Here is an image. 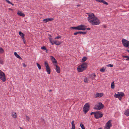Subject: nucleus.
I'll return each mask as SVG.
<instances>
[{"mask_svg":"<svg viewBox=\"0 0 129 129\" xmlns=\"http://www.w3.org/2000/svg\"><path fill=\"white\" fill-rule=\"evenodd\" d=\"M96 1L100 3H103L104 4L108 5V3L106 2L104 0H96Z\"/></svg>","mask_w":129,"mask_h":129,"instance_id":"obj_13","label":"nucleus"},{"mask_svg":"<svg viewBox=\"0 0 129 129\" xmlns=\"http://www.w3.org/2000/svg\"><path fill=\"white\" fill-rule=\"evenodd\" d=\"M80 125L82 129H85L84 125L82 123H81Z\"/></svg>","mask_w":129,"mask_h":129,"instance_id":"obj_27","label":"nucleus"},{"mask_svg":"<svg viewBox=\"0 0 129 129\" xmlns=\"http://www.w3.org/2000/svg\"><path fill=\"white\" fill-rule=\"evenodd\" d=\"M23 39V41L24 42V44H25V39H24V38H23V39Z\"/></svg>","mask_w":129,"mask_h":129,"instance_id":"obj_46","label":"nucleus"},{"mask_svg":"<svg viewBox=\"0 0 129 129\" xmlns=\"http://www.w3.org/2000/svg\"><path fill=\"white\" fill-rule=\"evenodd\" d=\"M111 120H110L108 121L107 123L105 128L106 129H110V127L112 126V124L111 123Z\"/></svg>","mask_w":129,"mask_h":129,"instance_id":"obj_8","label":"nucleus"},{"mask_svg":"<svg viewBox=\"0 0 129 129\" xmlns=\"http://www.w3.org/2000/svg\"><path fill=\"white\" fill-rule=\"evenodd\" d=\"M124 114L127 116H129V109L126 110L125 111Z\"/></svg>","mask_w":129,"mask_h":129,"instance_id":"obj_23","label":"nucleus"},{"mask_svg":"<svg viewBox=\"0 0 129 129\" xmlns=\"http://www.w3.org/2000/svg\"><path fill=\"white\" fill-rule=\"evenodd\" d=\"M121 97H119V98H119V99L120 100L121 99Z\"/></svg>","mask_w":129,"mask_h":129,"instance_id":"obj_48","label":"nucleus"},{"mask_svg":"<svg viewBox=\"0 0 129 129\" xmlns=\"http://www.w3.org/2000/svg\"><path fill=\"white\" fill-rule=\"evenodd\" d=\"M11 116L12 117L14 118H16L17 116L16 113L14 112H13L11 113Z\"/></svg>","mask_w":129,"mask_h":129,"instance_id":"obj_18","label":"nucleus"},{"mask_svg":"<svg viewBox=\"0 0 129 129\" xmlns=\"http://www.w3.org/2000/svg\"><path fill=\"white\" fill-rule=\"evenodd\" d=\"M90 28H87V30H90Z\"/></svg>","mask_w":129,"mask_h":129,"instance_id":"obj_47","label":"nucleus"},{"mask_svg":"<svg viewBox=\"0 0 129 129\" xmlns=\"http://www.w3.org/2000/svg\"><path fill=\"white\" fill-rule=\"evenodd\" d=\"M0 79L3 82H5L6 80L5 73L0 70Z\"/></svg>","mask_w":129,"mask_h":129,"instance_id":"obj_4","label":"nucleus"},{"mask_svg":"<svg viewBox=\"0 0 129 129\" xmlns=\"http://www.w3.org/2000/svg\"><path fill=\"white\" fill-rule=\"evenodd\" d=\"M45 65L46 67V71L48 74L50 73V69L48 63L46 61L45 62Z\"/></svg>","mask_w":129,"mask_h":129,"instance_id":"obj_9","label":"nucleus"},{"mask_svg":"<svg viewBox=\"0 0 129 129\" xmlns=\"http://www.w3.org/2000/svg\"><path fill=\"white\" fill-rule=\"evenodd\" d=\"M55 67L56 71L57 73H59L60 72V69L59 67L57 65H55Z\"/></svg>","mask_w":129,"mask_h":129,"instance_id":"obj_14","label":"nucleus"},{"mask_svg":"<svg viewBox=\"0 0 129 129\" xmlns=\"http://www.w3.org/2000/svg\"><path fill=\"white\" fill-rule=\"evenodd\" d=\"M87 67V64L85 62L82 63L77 68V70L79 72H82L86 70Z\"/></svg>","mask_w":129,"mask_h":129,"instance_id":"obj_2","label":"nucleus"},{"mask_svg":"<svg viewBox=\"0 0 129 129\" xmlns=\"http://www.w3.org/2000/svg\"><path fill=\"white\" fill-rule=\"evenodd\" d=\"M72 29L77 30V27H72Z\"/></svg>","mask_w":129,"mask_h":129,"instance_id":"obj_41","label":"nucleus"},{"mask_svg":"<svg viewBox=\"0 0 129 129\" xmlns=\"http://www.w3.org/2000/svg\"><path fill=\"white\" fill-rule=\"evenodd\" d=\"M122 57L124 58H127V59H126V60L128 61L129 60V56H125V55H122Z\"/></svg>","mask_w":129,"mask_h":129,"instance_id":"obj_24","label":"nucleus"},{"mask_svg":"<svg viewBox=\"0 0 129 129\" xmlns=\"http://www.w3.org/2000/svg\"><path fill=\"white\" fill-rule=\"evenodd\" d=\"M103 105L100 102L95 106L94 109L98 110H100L103 108Z\"/></svg>","mask_w":129,"mask_h":129,"instance_id":"obj_6","label":"nucleus"},{"mask_svg":"<svg viewBox=\"0 0 129 129\" xmlns=\"http://www.w3.org/2000/svg\"><path fill=\"white\" fill-rule=\"evenodd\" d=\"M22 64L23 66L24 67H26V66L25 65V64L24 63H22Z\"/></svg>","mask_w":129,"mask_h":129,"instance_id":"obj_45","label":"nucleus"},{"mask_svg":"<svg viewBox=\"0 0 129 129\" xmlns=\"http://www.w3.org/2000/svg\"><path fill=\"white\" fill-rule=\"evenodd\" d=\"M6 2H7L8 4L12 5L13 6L14 5L12 4V3L10 2L9 0H6Z\"/></svg>","mask_w":129,"mask_h":129,"instance_id":"obj_35","label":"nucleus"},{"mask_svg":"<svg viewBox=\"0 0 129 129\" xmlns=\"http://www.w3.org/2000/svg\"><path fill=\"white\" fill-rule=\"evenodd\" d=\"M88 17L87 20L89 23L92 25H99L100 23V20L98 18L94 15L91 13H87Z\"/></svg>","mask_w":129,"mask_h":129,"instance_id":"obj_1","label":"nucleus"},{"mask_svg":"<svg viewBox=\"0 0 129 129\" xmlns=\"http://www.w3.org/2000/svg\"><path fill=\"white\" fill-rule=\"evenodd\" d=\"M61 42V41L58 40H55L54 42V44H55L56 45H59L60 44Z\"/></svg>","mask_w":129,"mask_h":129,"instance_id":"obj_17","label":"nucleus"},{"mask_svg":"<svg viewBox=\"0 0 129 129\" xmlns=\"http://www.w3.org/2000/svg\"><path fill=\"white\" fill-rule=\"evenodd\" d=\"M126 51L127 52H128L129 53V50H126Z\"/></svg>","mask_w":129,"mask_h":129,"instance_id":"obj_49","label":"nucleus"},{"mask_svg":"<svg viewBox=\"0 0 129 129\" xmlns=\"http://www.w3.org/2000/svg\"><path fill=\"white\" fill-rule=\"evenodd\" d=\"M4 52L3 49L1 47H0V53H3Z\"/></svg>","mask_w":129,"mask_h":129,"instance_id":"obj_38","label":"nucleus"},{"mask_svg":"<svg viewBox=\"0 0 129 129\" xmlns=\"http://www.w3.org/2000/svg\"><path fill=\"white\" fill-rule=\"evenodd\" d=\"M72 124V128L71 129H75V123H74V121L73 120L71 122Z\"/></svg>","mask_w":129,"mask_h":129,"instance_id":"obj_19","label":"nucleus"},{"mask_svg":"<svg viewBox=\"0 0 129 129\" xmlns=\"http://www.w3.org/2000/svg\"><path fill=\"white\" fill-rule=\"evenodd\" d=\"M122 43L124 47L129 48V41L123 39L122 40Z\"/></svg>","mask_w":129,"mask_h":129,"instance_id":"obj_3","label":"nucleus"},{"mask_svg":"<svg viewBox=\"0 0 129 129\" xmlns=\"http://www.w3.org/2000/svg\"><path fill=\"white\" fill-rule=\"evenodd\" d=\"M79 34V32H76V33H74V35H77V34Z\"/></svg>","mask_w":129,"mask_h":129,"instance_id":"obj_43","label":"nucleus"},{"mask_svg":"<svg viewBox=\"0 0 129 129\" xmlns=\"http://www.w3.org/2000/svg\"><path fill=\"white\" fill-rule=\"evenodd\" d=\"M25 116L26 117V120L28 121H30V118L27 115H26Z\"/></svg>","mask_w":129,"mask_h":129,"instance_id":"obj_32","label":"nucleus"},{"mask_svg":"<svg viewBox=\"0 0 129 129\" xmlns=\"http://www.w3.org/2000/svg\"><path fill=\"white\" fill-rule=\"evenodd\" d=\"M88 79L87 78H86L84 79V81L85 83H87L88 82Z\"/></svg>","mask_w":129,"mask_h":129,"instance_id":"obj_30","label":"nucleus"},{"mask_svg":"<svg viewBox=\"0 0 129 129\" xmlns=\"http://www.w3.org/2000/svg\"><path fill=\"white\" fill-rule=\"evenodd\" d=\"M17 14L18 15L20 16L24 17L25 16V14H24L23 13L19 11H18V12Z\"/></svg>","mask_w":129,"mask_h":129,"instance_id":"obj_16","label":"nucleus"},{"mask_svg":"<svg viewBox=\"0 0 129 129\" xmlns=\"http://www.w3.org/2000/svg\"><path fill=\"white\" fill-rule=\"evenodd\" d=\"M95 112H91V113H90V115H92V114H94V115H95Z\"/></svg>","mask_w":129,"mask_h":129,"instance_id":"obj_44","label":"nucleus"},{"mask_svg":"<svg viewBox=\"0 0 129 129\" xmlns=\"http://www.w3.org/2000/svg\"><path fill=\"white\" fill-rule=\"evenodd\" d=\"M80 129V128H79V129Z\"/></svg>","mask_w":129,"mask_h":129,"instance_id":"obj_53","label":"nucleus"},{"mask_svg":"<svg viewBox=\"0 0 129 129\" xmlns=\"http://www.w3.org/2000/svg\"><path fill=\"white\" fill-rule=\"evenodd\" d=\"M89 106L88 104L86 103L84 106L83 108V111L85 114L89 110Z\"/></svg>","mask_w":129,"mask_h":129,"instance_id":"obj_7","label":"nucleus"},{"mask_svg":"<svg viewBox=\"0 0 129 129\" xmlns=\"http://www.w3.org/2000/svg\"><path fill=\"white\" fill-rule=\"evenodd\" d=\"M14 54L15 56L18 58L20 59H22L21 58L18 54H17L16 52H14Z\"/></svg>","mask_w":129,"mask_h":129,"instance_id":"obj_21","label":"nucleus"},{"mask_svg":"<svg viewBox=\"0 0 129 129\" xmlns=\"http://www.w3.org/2000/svg\"><path fill=\"white\" fill-rule=\"evenodd\" d=\"M80 6V5H77V6L78 7H79V6Z\"/></svg>","mask_w":129,"mask_h":129,"instance_id":"obj_51","label":"nucleus"},{"mask_svg":"<svg viewBox=\"0 0 129 129\" xmlns=\"http://www.w3.org/2000/svg\"><path fill=\"white\" fill-rule=\"evenodd\" d=\"M50 57H51V59L52 61H53V60H55V59L53 56H51Z\"/></svg>","mask_w":129,"mask_h":129,"instance_id":"obj_40","label":"nucleus"},{"mask_svg":"<svg viewBox=\"0 0 129 129\" xmlns=\"http://www.w3.org/2000/svg\"><path fill=\"white\" fill-rule=\"evenodd\" d=\"M61 36H58L57 37H56L54 39H59V38H61Z\"/></svg>","mask_w":129,"mask_h":129,"instance_id":"obj_39","label":"nucleus"},{"mask_svg":"<svg viewBox=\"0 0 129 129\" xmlns=\"http://www.w3.org/2000/svg\"><path fill=\"white\" fill-rule=\"evenodd\" d=\"M107 66L108 67H113V65L112 64H109L107 65Z\"/></svg>","mask_w":129,"mask_h":129,"instance_id":"obj_37","label":"nucleus"},{"mask_svg":"<svg viewBox=\"0 0 129 129\" xmlns=\"http://www.w3.org/2000/svg\"><path fill=\"white\" fill-rule=\"evenodd\" d=\"M53 20V19L52 18H46L44 19L43 20V21L44 22L46 23L48 22H49V21H52Z\"/></svg>","mask_w":129,"mask_h":129,"instance_id":"obj_12","label":"nucleus"},{"mask_svg":"<svg viewBox=\"0 0 129 129\" xmlns=\"http://www.w3.org/2000/svg\"><path fill=\"white\" fill-rule=\"evenodd\" d=\"M36 64H37V65L39 69L40 70H41V66L40 65L39 63H37Z\"/></svg>","mask_w":129,"mask_h":129,"instance_id":"obj_33","label":"nucleus"},{"mask_svg":"<svg viewBox=\"0 0 129 129\" xmlns=\"http://www.w3.org/2000/svg\"><path fill=\"white\" fill-rule=\"evenodd\" d=\"M111 88L113 89L114 88V81H113L111 84Z\"/></svg>","mask_w":129,"mask_h":129,"instance_id":"obj_26","label":"nucleus"},{"mask_svg":"<svg viewBox=\"0 0 129 129\" xmlns=\"http://www.w3.org/2000/svg\"><path fill=\"white\" fill-rule=\"evenodd\" d=\"M49 41L50 42L51 44L52 45H53L54 43V42L55 40H54V39H53L52 38H50Z\"/></svg>","mask_w":129,"mask_h":129,"instance_id":"obj_20","label":"nucleus"},{"mask_svg":"<svg viewBox=\"0 0 129 129\" xmlns=\"http://www.w3.org/2000/svg\"><path fill=\"white\" fill-rule=\"evenodd\" d=\"M78 32L79 34H81L83 35H85L86 34V32L81 31H79Z\"/></svg>","mask_w":129,"mask_h":129,"instance_id":"obj_31","label":"nucleus"},{"mask_svg":"<svg viewBox=\"0 0 129 129\" xmlns=\"http://www.w3.org/2000/svg\"><path fill=\"white\" fill-rule=\"evenodd\" d=\"M19 35L21 36V38L22 39H23L24 38V34L22 33L21 31H20L19 33Z\"/></svg>","mask_w":129,"mask_h":129,"instance_id":"obj_22","label":"nucleus"},{"mask_svg":"<svg viewBox=\"0 0 129 129\" xmlns=\"http://www.w3.org/2000/svg\"><path fill=\"white\" fill-rule=\"evenodd\" d=\"M103 95V94L102 93H97L95 94V96L96 98H100Z\"/></svg>","mask_w":129,"mask_h":129,"instance_id":"obj_15","label":"nucleus"},{"mask_svg":"<svg viewBox=\"0 0 129 129\" xmlns=\"http://www.w3.org/2000/svg\"><path fill=\"white\" fill-rule=\"evenodd\" d=\"M0 63L1 64H3V62L2 60H0Z\"/></svg>","mask_w":129,"mask_h":129,"instance_id":"obj_42","label":"nucleus"},{"mask_svg":"<svg viewBox=\"0 0 129 129\" xmlns=\"http://www.w3.org/2000/svg\"><path fill=\"white\" fill-rule=\"evenodd\" d=\"M124 95V94L122 92H117V94L115 93L114 94V96L115 97L117 98L122 97Z\"/></svg>","mask_w":129,"mask_h":129,"instance_id":"obj_10","label":"nucleus"},{"mask_svg":"<svg viewBox=\"0 0 129 129\" xmlns=\"http://www.w3.org/2000/svg\"><path fill=\"white\" fill-rule=\"evenodd\" d=\"M52 91V90L51 89L50 90H49V91H50V92H51Z\"/></svg>","mask_w":129,"mask_h":129,"instance_id":"obj_50","label":"nucleus"},{"mask_svg":"<svg viewBox=\"0 0 129 129\" xmlns=\"http://www.w3.org/2000/svg\"><path fill=\"white\" fill-rule=\"evenodd\" d=\"M98 129H102V128H99Z\"/></svg>","mask_w":129,"mask_h":129,"instance_id":"obj_52","label":"nucleus"},{"mask_svg":"<svg viewBox=\"0 0 129 129\" xmlns=\"http://www.w3.org/2000/svg\"><path fill=\"white\" fill-rule=\"evenodd\" d=\"M103 116V114L100 111H98L95 112V114L94 115V117L96 119L101 118Z\"/></svg>","mask_w":129,"mask_h":129,"instance_id":"obj_5","label":"nucleus"},{"mask_svg":"<svg viewBox=\"0 0 129 129\" xmlns=\"http://www.w3.org/2000/svg\"><path fill=\"white\" fill-rule=\"evenodd\" d=\"M86 29V27L84 25H81L77 26V30H84Z\"/></svg>","mask_w":129,"mask_h":129,"instance_id":"obj_11","label":"nucleus"},{"mask_svg":"<svg viewBox=\"0 0 129 129\" xmlns=\"http://www.w3.org/2000/svg\"><path fill=\"white\" fill-rule=\"evenodd\" d=\"M53 63V64H54V65H57L56 64H57V61L55 59V60H54L52 61Z\"/></svg>","mask_w":129,"mask_h":129,"instance_id":"obj_29","label":"nucleus"},{"mask_svg":"<svg viewBox=\"0 0 129 129\" xmlns=\"http://www.w3.org/2000/svg\"><path fill=\"white\" fill-rule=\"evenodd\" d=\"M87 59V58L86 57H84L83 58L82 60L81 61L82 62H84Z\"/></svg>","mask_w":129,"mask_h":129,"instance_id":"obj_25","label":"nucleus"},{"mask_svg":"<svg viewBox=\"0 0 129 129\" xmlns=\"http://www.w3.org/2000/svg\"><path fill=\"white\" fill-rule=\"evenodd\" d=\"M41 49L42 50H46V52H47V49H46V48H45V46H43V47H42L41 48Z\"/></svg>","mask_w":129,"mask_h":129,"instance_id":"obj_34","label":"nucleus"},{"mask_svg":"<svg viewBox=\"0 0 129 129\" xmlns=\"http://www.w3.org/2000/svg\"><path fill=\"white\" fill-rule=\"evenodd\" d=\"M100 71L101 72H104L105 71V69L104 68H102L100 70Z\"/></svg>","mask_w":129,"mask_h":129,"instance_id":"obj_36","label":"nucleus"},{"mask_svg":"<svg viewBox=\"0 0 129 129\" xmlns=\"http://www.w3.org/2000/svg\"><path fill=\"white\" fill-rule=\"evenodd\" d=\"M96 76L95 74H93L91 75V78L92 80L94 79V77Z\"/></svg>","mask_w":129,"mask_h":129,"instance_id":"obj_28","label":"nucleus"}]
</instances>
